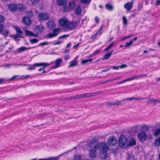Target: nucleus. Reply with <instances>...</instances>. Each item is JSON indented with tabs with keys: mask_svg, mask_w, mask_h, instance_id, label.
Listing matches in <instances>:
<instances>
[{
	"mask_svg": "<svg viewBox=\"0 0 160 160\" xmlns=\"http://www.w3.org/2000/svg\"><path fill=\"white\" fill-rule=\"evenodd\" d=\"M89 145L91 148L97 149L101 153L106 152L108 148V147L106 143L101 142L98 143L96 141L94 140L90 141Z\"/></svg>",
	"mask_w": 160,
	"mask_h": 160,
	"instance_id": "1",
	"label": "nucleus"
},
{
	"mask_svg": "<svg viewBox=\"0 0 160 160\" xmlns=\"http://www.w3.org/2000/svg\"><path fill=\"white\" fill-rule=\"evenodd\" d=\"M127 141V139L125 136L123 135H121L119 138L118 142L119 147L121 148H124Z\"/></svg>",
	"mask_w": 160,
	"mask_h": 160,
	"instance_id": "2",
	"label": "nucleus"
},
{
	"mask_svg": "<svg viewBox=\"0 0 160 160\" xmlns=\"http://www.w3.org/2000/svg\"><path fill=\"white\" fill-rule=\"evenodd\" d=\"M80 23V20L78 19V20L75 22V23L71 22L68 21L66 27L67 29L69 30H72L77 27L78 25Z\"/></svg>",
	"mask_w": 160,
	"mask_h": 160,
	"instance_id": "3",
	"label": "nucleus"
},
{
	"mask_svg": "<svg viewBox=\"0 0 160 160\" xmlns=\"http://www.w3.org/2000/svg\"><path fill=\"white\" fill-rule=\"evenodd\" d=\"M117 142V139L116 138L113 136L110 137L108 140V145L114 146L115 145Z\"/></svg>",
	"mask_w": 160,
	"mask_h": 160,
	"instance_id": "4",
	"label": "nucleus"
},
{
	"mask_svg": "<svg viewBox=\"0 0 160 160\" xmlns=\"http://www.w3.org/2000/svg\"><path fill=\"white\" fill-rule=\"evenodd\" d=\"M52 64V63L51 62L48 64L46 62H40L38 63H34L33 64L34 66H43V67L42 68H40L38 69L39 71H41L42 70H44V69L47 66H48Z\"/></svg>",
	"mask_w": 160,
	"mask_h": 160,
	"instance_id": "5",
	"label": "nucleus"
},
{
	"mask_svg": "<svg viewBox=\"0 0 160 160\" xmlns=\"http://www.w3.org/2000/svg\"><path fill=\"white\" fill-rule=\"evenodd\" d=\"M34 31L35 34H37V37L38 34H41L44 31V27L42 25L36 26L34 28Z\"/></svg>",
	"mask_w": 160,
	"mask_h": 160,
	"instance_id": "6",
	"label": "nucleus"
},
{
	"mask_svg": "<svg viewBox=\"0 0 160 160\" xmlns=\"http://www.w3.org/2000/svg\"><path fill=\"white\" fill-rule=\"evenodd\" d=\"M38 17L40 20L47 21L49 18V15L48 13H40L38 14Z\"/></svg>",
	"mask_w": 160,
	"mask_h": 160,
	"instance_id": "7",
	"label": "nucleus"
},
{
	"mask_svg": "<svg viewBox=\"0 0 160 160\" xmlns=\"http://www.w3.org/2000/svg\"><path fill=\"white\" fill-rule=\"evenodd\" d=\"M138 137L140 141H144L147 138V136L145 132H141L138 134Z\"/></svg>",
	"mask_w": 160,
	"mask_h": 160,
	"instance_id": "8",
	"label": "nucleus"
},
{
	"mask_svg": "<svg viewBox=\"0 0 160 160\" xmlns=\"http://www.w3.org/2000/svg\"><path fill=\"white\" fill-rule=\"evenodd\" d=\"M8 8L9 10L11 12H14L17 11L18 7L17 5L15 4H8Z\"/></svg>",
	"mask_w": 160,
	"mask_h": 160,
	"instance_id": "9",
	"label": "nucleus"
},
{
	"mask_svg": "<svg viewBox=\"0 0 160 160\" xmlns=\"http://www.w3.org/2000/svg\"><path fill=\"white\" fill-rule=\"evenodd\" d=\"M58 5L59 6H64L65 10H66L67 6L66 5L67 3L66 0H58L57 2Z\"/></svg>",
	"mask_w": 160,
	"mask_h": 160,
	"instance_id": "10",
	"label": "nucleus"
},
{
	"mask_svg": "<svg viewBox=\"0 0 160 160\" xmlns=\"http://www.w3.org/2000/svg\"><path fill=\"white\" fill-rule=\"evenodd\" d=\"M22 22L23 23L27 25H30L32 23V22L30 18L26 17L23 18Z\"/></svg>",
	"mask_w": 160,
	"mask_h": 160,
	"instance_id": "11",
	"label": "nucleus"
},
{
	"mask_svg": "<svg viewBox=\"0 0 160 160\" xmlns=\"http://www.w3.org/2000/svg\"><path fill=\"white\" fill-rule=\"evenodd\" d=\"M91 149L89 150V155L92 158H95L96 157V149L94 148H91Z\"/></svg>",
	"mask_w": 160,
	"mask_h": 160,
	"instance_id": "12",
	"label": "nucleus"
},
{
	"mask_svg": "<svg viewBox=\"0 0 160 160\" xmlns=\"http://www.w3.org/2000/svg\"><path fill=\"white\" fill-rule=\"evenodd\" d=\"M100 91H98L96 92H95L93 93H83V94L84 95V98H88L91 97L93 95L95 96L97 94H99L100 93Z\"/></svg>",
	"mask_w": 160,
	"mask_h": 160,
	"instance_id": "13",
	"label": "nucleus"
},
{
	"mask_svg": "<svg viewBox=\"0 0 160 160\" xmlns=\"http://www.w3.org/2000/svg\"><path fill=\"white\" fill-rule=\"evenodd\" d=\"M68 21L65 18H62L59 21V24L62 26L66 27Z\"/></svg>",
	"mask_w": 160,
	"mask_h": 160,
	"instance_id": "14",
	"label": "nucleus"
},
{
	"mask_svg": "<svg viewBox=\"0 0 160 160\" xmlns=\"http://www.w3.org/2000/svg\"><path fill=\"white\" fill-rule=\"evenodd\" d=\"M132 2H128L125 3L124 5V8L128 11H129L132 8Z\"/></svg>",
	"mask_w": 160,
	"mask_h": 160,
	"instance_id": "15",
	"label": "nucleus"
},
{
	"mask_svg": "<svg viewBox=\"0 0 160 160\" xmlns=\"http://www.w3.org/2000/svg\"><path fill=\"white\" fill-rule=\"evenodd\" d=\"M159 102H160V99L159 100L155 99H150L147 102V103L149 104H155Z\"/></svg>",
	"mask_w": 160,
	"mask_h": 160,
	"instance_id": "16",
	"label": "nucleus"
},
{
	"mask_svg": "<svg viewBox=\"0 0 160 160\" xmlns=\"http://www.w3.org/2000/svg\"><path fill=\"white\" fill-rule=\"evenodd\" d=\"M4 25L2 26V28H0V33L4 36H7L9 33V31L8 30H5L3 31Z\"/></svg>",
	"mask_w": 160,
	"mask_h": 160,
	"instance_id": "17",
	"label": "nucleus"
},
{
	"mask_svg": "<svg viewBox=\"0 0 160 160\" xmlns=\"http://www.w3.org/2000/svg\"><path fill=\"white\" fill-rule=\"evenodd\" d=\"M62 59L61 58H58L55 61V65L53 66V68H56L60 66V65L62 62Z\"/></svg>",
	"mask_w": 160,
	"mask_h": 160,
	"instance_id": "18",
	"label": "nucleus"
},
{
	"mask_svg": "<svg viewBox=\"0 0 160 160\" xmlns=\"http://www.w3.org/2000/svg\"><path fill=\"white\" fill-rule=\"evenodd\" d=\"M31 48H26L23 46L18 48L17 49V51L18 53H20L26 50L30 49Z\"/></svg>",
	"mask_w": 160,
	"mask_h": 160,
	"instance_id": "19",
	"label": "nucleus"
},
{
	"mask_svg": "<svg viewBox=\"0 0 160 160\" xmlns=\"http://www.w3.org/2000/svg\"><path fill=\"white\" fill-rule=\"evenodd\" d=\"M25 32L26 35L37 37V34H35V33H33V32L32 31L28 30H25Z\"/></svg>",
	"mask_w": 160,
	"mask_h": 160,
	"instance_id": "20",
	"label": "nucleus"
},
{
	"mask_svg": "<svg viewBox=\"0 0 160 160\" xmlns=\"http://www.w3.org/2000/svg\"><path fill=\"white\" fill-rule=\"evenodd\" d=\"M78 63V61L76 59H74L73 61L70 62V65L68 68H70L76 66Z\"/></svg>",
	"mask_w": 160,
	"mask_h": 160,
	"instance_id": "21",
	"label": "nucleus"
},
{
	"mask_svg": "<svg viewBox=\"0 0 160 160\" xmlns=\"http://www.w3.org/2000/svg\"><path fill=\"white\" fill-rule=\"evenodd\" d=\"M136 144L135 139L134 138H130L129 142V146H132L136 145Z\"/></svg>",
	"mask_w": 160,
	"mask_h": 160,
	"instance_id": "22",
	"label": "nucleus"
},
{
	"mask_svg": "<svg viewBox=\"0 0 160 160\" xmlns=\"http://www.w3.org/2000/svg\"><path fill=\"white\" fill-rule=\"evenodd\" d=\"M82 12L81 7L78 6L76 8L75 11V13L77 15H80Z\"/></svg>",
	"mask_w": 160,
	"mask_h": 160,
	"instance_id": "23",
	"label": "nucleus"
},
{
	"mask_svg": "<svg viewBox=\"0 0 160 160\" xmlns=\"http://www.w3.org/2000/svg\"><path fill=\"white\" fill-rule=\"evenodd\" d=\"M154 145L156 147H158L160 145V136L155 140L154 142Z\"/></svg>",
	"mask_w": 160,
	"mask_h": 160,
	"instance_id": "24",
	"label": "nucleus"
},
{
	"mask_svg": "<svg viewBox=\"0 0 160 160\" xmlns=\"http://www.w3.org/2000/svg\"><path fill=\"white\" fill-rule=\"evenodd\" d=\"M153 133L155 136H157L160 134V128H158L156 129L153 131Z\"/></svg>",
	"mask_w": 160,
	"mask_h": 160,
	"instance_id": "25",
	"label": "nucleus"
},
{
	"mask_svg": "<svg viewBox=\"0 0 160 160\" xmlns=\"http://www.w3.org/2000/svg\"><path fill=\"white\" fill-rule=\"evenodd\" d=\"M14 28L16 31L17 33L22 35L23 34V32L18 26H15L14 27Z\"/></svg>",
	"mask_w": 160,
	"mask_h": 160,
	"instance_id": "26",
	"label": "nucleus"
},
{
	"mask_svg": "<svg viewBox=\"0 0 160 160\" xmlns=\"http://www.w3.org/2000/svg\"><path fill=\"white\" fill-rule=\"evenodd\" d=\"M47 25L49 28H51L54 27L55 24L54 22L50 21L47 23Z\"/></svg>",
	"mask_w": 160,
	"mask_h": 160,
	"instance_id": "27",
	"label": "nucleus"
},
{
	"mask_svg": "<svg viewBox=\"0 0 160 160\" xmlns=\"http://www.w3.org/2000/svg\"><path fill=\"white\" fill-rule=\"evenodd\" d=\"M27 13L26 17L29 18H32L33 16V12L31 11H28L27 12Z\"/></svg>",
	"mask_w": 160,
	"mask_h": 160,
	"instance_id": "28",
	"label": "nucleus"
},
{
	"mask_svg": "<svg viewBox=\"0 0 160 160\" xmlns=\"http://www.w3.org/2000/svg\"><path fill=\"white\" fill-rule=\"evenodd\" d=\"M5 20V18L4 16L2 15H0V28H2V26L3 25L1 24V23L3 22Z\"/></svg>",
	"mask_w": 160,
	"mask_h": 160,
	"instance_id": "29",
	"label": "nucleus"
},
{
	"mask_svg": "<svg viewBox=\"0 0 160 160\" xmlns=\"http://www.w3.org/2000/svg\"><path fill=\"white\" fill-rule=\"evenodd\" d=\"M111 56V53H107L102 58V60H106L109 58Z\"/></svg>",
	"mask_w": 160,
	"mask_h": 160,
	"instance_id": "30",
	"label": "nucleus"
},
{
	"mask_svg": "<svg viewBox=\"0 0 160 160\" xmlns=\"http://www.w3.org/2000/svg\"><path fill=\"white\" fill-rule=\"evenodd\" d=\"M116 102H108L107 104L108 105H119L121 104L120 103V102L118 101H116Z\"/></svg>",
	"mask_w": 160,
	"mask_h": 160,
	"instance_id": "31",
	"label": "nucleus"
},
{
	"mask_svg": "<svg viewBox=\"0 0 160 160\" xmlns=\"http://www.w3.org/2000/svg\"><path fill=\"white\" fill-rule=\"evenodd\" d=\"M75 3L73 1H72L69 3V7L71 9L73 8L75 6Z\"/></svg>",
	"mask_w": 160,
	"mask_h": 160,
	"instance_id": "32",
	"label": "nucleus"
},
{
	"mask_svg": "<svg viewBox=\"0 0 160 160\" xmlns=\"http://www.w3.org/2000/svg\"><path fill=\"white\" fill-rule=\"evenodd\" d=\"M105 7L107 9L109 10H112L113 9L112 6L110 4H107L105 5Z\"/></svg>",
	"mask_w": 160,
	"mask_h": 160,
	"instance_id": "33",
	"label": "nucleus"
},
{
	"mask_svg": "<svg viewBox=\"0 0 160 160\" xmlns=\"http://www.w3.org/2000/svg\"><path fill=\"white\" fill-rule=\"evenodd\" d=\"M92 61V59H85L83 60H82V62L81 63L82 64H83L85 63H87L88 62H91Z\"/></svg>",
	"mask_w": 160,
	"mask_h": 160,
	"instance_id": "34",
	"label": "nucleus"
},
{
	"mask_svg": "<svg viewBox=\"0 0 160 160\" xmlns=\"http://www.w3.org/2000/svg\"><path fill=\"white\" fill-rule=\"evenodd\" d=\"M30 42L32 43H34L37 42L38 40L37 38H33L29 40Z\"/></svg>",
	"mask_w": 160,
	"mask_h": 160,
	"instance_id": "35",
	"label": "nucleus"
},
{
	"mask_svg": "<svg viewBox=\"0 0 160 160\" xmlns=\"http://www.w3.org/2000/svg\"><path fill=\"white\" fill-rule=\"evenodd\" d=\"M81 158L79 155H75L74 156L72 160H81Z\"/></svg>",
	"mask_w": 160,
	"mask_h": 160,
	"instance_id": "36",
	"label": "nucleus"
},
{
	"mask_svg": "<svg viewBox=\"0 0 160 160\" xmlns=\"http://www.w3.org/2000/svg\"><path fill=\"white\" fill-rule=\"evenodd\" d=\"M123 23L124 25H127V19L125 16H123Z\"/></svg>",
	"mask_w": 160,
	"mask_h": 160,
	"instance_id": "37",
	"label": "nucleus"
},
{
	"mask_svg": "<svg viewBox=\"0 0 160 160\" xmlns=\"http://www.w3.org/2000/svg\"><path fill=\"white\" fill-rule=\"evenodd\" d=\"M69 35L68 34H65L62 35V36H61L60 37H59L58 38V39H61L64 38H66L68 37L69 36Z\"/></svg>",
	"mask_w": 160,
	"mask_h": 160,
	"instance_id": "38",
	"label": "nucleus"
},
{
	"mask_svg": "<svg viewBox=\"0 0 160 160\" xmlns=\"http://www.w3.org/2000/svg\"><path fill=\"white\" fill-rule=\"evenodd\" d=\"M57 36V34L54 35L52 33H49L48 34L47 38H52Z\"/></svg>",
	"mask_w": 160,
	"mask_h": 160,
	"instance_id": "39",
	"label": "nucleus"
},
{
	"mask_svg": "<svg viewBox=\"0 0 160 160\" xmlns=\"http://www.w3.org/2000/svg\"><path fill=\"white\" fill-rule=\"evenodd\" d=\"M59 30V29H56L54 30L53 31V34L54 35H56L57 34V36L58 34V31Z\"/></svg>",
	"mask_w": 160,
	"mask_h": 160,
	"instance_id": "40",
	"label": "nucleus"
},
{
	"mask_svg": "<svg viewBox=\"0 0 160 160\" xmlns=\"http://www.w3.org/2000/svg\"><path fill=\"white\" fill-rule=\"evenodd\" d=\"M91 0H81V2L84 4L89 3Z\"/></svg>",
	"mask_w": 160,
	"mask_h": 160,
	"instance_id": "41",
	"label": "nucleus"
},
{
	"mask_svg": "<svg viewBox=\"0 0 160 160\" xmlns=\"http://www.w3.org/2000/svg\"><path fill=\"white\" fill-rule=\"evenodd\" d=\"M132 40H130L129 42H126V45L125 46V47H128L129 45L132 44Z\"/></svg>",
	"mask_w": 160,
	"mask_h": 160,
	"instance_id": "42",
	"label": "nucleus"
},
{
	"mask_svg": "<svg viewBox=\"0 0 160 160\" xmlns=\"http://www.w3.org/2000/svg\"><path fill=\"white\" fill-rule=\"evenodd\" d=\"M19 77V76L16 75V76H14L13 77H12L11 78L9 79V81H13L15 79L18 77Z\"/></svg>",
	"mask_w": 160,
	"mask_h": 160,
	"instance_id": "43",
	"label": "nucleus"
},
{
	"mask_svg": "<svg viewBox=\"0 0 160 160\" xmlns=\"http://www.w3.org/2000/svg\"><path fill=\"white\" fill-rule=\"evenodd\" d=\"M142 128L145 130H148L149 128V127L147 125H144L142 127Z\"/></svg>",
	"mask_w": 160,
	"mask_h": 160,
	"instance_id": "44",
	"label": "nucleus"
},
{
	"mask_svg": "<svg viewBox=\"0 0 160 160\" xmlns=\"http://www.w3.org/2000/svg\"><path fill=\"white\" fill-rule=\"evenodd\" d=\"M126 82H127V79H126L122 81L118 82H117V84H122V83H123Z\"/></svg>",
	"mask_w": 160,
	"mask_h": 160,
	"instance_id": "45",
	"label": "nucleus"
},
{
	"mask_svg": "<svg viewBox=\"0 0 160 160\" xmlns=\"http://www.w3.org/2000/svg\"><path fill=\"white\" fill-rule=\"evenodd\" d=\"M98 35V33H95L93 35L90 37V38L91 39H93L95 38Z\"/></svg>",
	"mask_w": 160,
	"mask_h": 160,
	"instance_id": "46",
	"label": "nucleus"
},
{
	"mask_svg": "<svg viewBox=\"0 0 160 160\" xmlns=\"http://www.w3.org/2000/svg\"><path fill=\"white\" fill-rule=\"evenodd\" d=\"M135 79V77H134V76H133V77H131V78H128L127 79V82H128V81H129L132 80H134Z\"/></svg>",
	"mask_w": 160,
	"mask_h": 160,
	"instance_id": "47",
	"label": "nucleus"
},
{
	"mask_svg": "<svg viewBox=\"0 0 160 160\" xmlns=\"http://www.w3.org/2000/svg\"><path fill=\"white\" fill-rule=\"evenodd\" d=\"M127 67V65L125 64H122V65L119 66V68H125Z\"/></svg>",
	"mask_w": 160,
	"mask_h": 160,
	"instance_id": "48",
	"label": "nucleus"
},
{
	"mask_svg": "<svg viewBox=\"0 0 160 160\" xmlns=\"http://www.w3.org/2000/svg\"><path fill=\"white\" fill-rule=\"evenodd\" d=\"M19 5L20 6V7H18L19 9L21 10H22L23 9V6H22V5L18 4V6Z\"/></svg>",
	"mask_w": 160,
	"mask_h": 160,
	"instance_id": "49",
	"label": "nucleus"
},
{
	"mask_svg": "<svg viewBox=\"0 0 160 160\" xmlns=\"http://www.w3.org/2000/svg\"><path fill=\"white\" fill-rule=\"evenodd\" d=\"M133 100L132 97L131 98H127L123 99L122 100Z\"/></svg>",
	"mask_w": 160,
	"mask_h": 160,
	"instance_id": "50",
	"label": "nucleus"
},
{
	"mask_svg": "<svg viewBox=\"0 0 160 160\" xmlns=\"http://www.w3.org/2000/svg\"><path fill=\"white\" fill-rule=\"evenodd\" d=\"M35 66H34V65H33V67H30L28 68V70H34L35 69Z\"/></svg>",
	"mask_w": 160,
	"mask_h": 160,
	"instance_id": "51",
	"label": "nucleus"
},
{
	"mask_svg": "<svg viewBox=\"0 0 160 160\" xmlns=\"http://www.w3.org/2000/svg\"><path fill=\"white\" fill-rule=\"evenodd\" d=\"M76 95V99H82L81 94L80 95Z\"/></svg>",
	"mask_w": 160,
	"mask_h": 160,
	"instance_id": "52",
	"label": "nucleus"
},
{
	"mask_svg": "<svg viewBox=\"0 0 160 160\" xmlns=\"http://www.w3.org/2000/svg\"><path fill=\"white\" fill-rule=\"evenodd\" d=\"M31 1L32 3H34L35 4L37 3L38 2V0H31Z\"/></svg>",
	"mask_w": 160,
	"mask_h": 160,
	"instance_id": "53",
	"label": "nucleus"
},
{
	"mask_svg": "<svg viewBox=\"0 0 160 160\" xmlns=\"http://www.w3.org/2000/svg\"><path fill=\"white\" fill-rule=\"evenodd\" d=\"M114 80H115V78H112V79H110L108 80H107V81H106L105 82H101V83H104V82H108V81H110V82H112L113 81H114Z\"/></svg>",
	"mask_w": 160,
	"mask_h": 160,
	"instance_id": "54",
	"label": "nucleus"
},
{
	"mask_svg": "<svg viewBox=\"0 0 160 160\" xmlns=\"http://www.w3.org/2000/svg\"><path fill=\"white\" fill-rule=\"evenodd\" d=\"M61 41H59L56 43H53V45H58V44L59 45V44H61Z\"/></svg>",
	"mask_w": 160,
	"mask_h": 160,
	"instance_id": "55",
	"label": "nucleus"
},
{
	"mask_svg": "<svg viewBox=\"0 0 160 160\" xmlns=\"http://www.w3.org/2000/svg\"><path fill=\"white\" fill-rule=\"evenodd\" d=\"M49 158H50L51 160H58V158L57 157Z\"/></svg>",
	"mask_w": 160,
	"mask_h": 160,
	"instance_id": "56",
	"label": "nucleus"
},
{
	"mask_svg": "<svg viewBox=\"0 0 160 160\" xmlns=\"http://www.w3.org/2000/svg\"><path fill=\"white\" fill-rule=\"evenodd\" d=\"M110 70V68H107L106 69H105L102 70V72H107V71H109Z\"/></svg>",
	"mask_w": 160,
	"mask_h": 160,
	"instance_id": "57",
	"label": "nucleus"
},
{
	"mask_svg": "<svg viewBox=\"0 0 160 160\" xmlns=\"http://www.w3.org/2000/svg\"><path fill=\"white\" fill-rule=\"evenodd\" d=\"M95 22L97 23H98L99 22V19L97 17H95Z\"/></svg>",
	"mask_w": 160,
	"mask_h": 160,
	"instance_id": "58",
	"label": "nucleus"
},
{
	"mask_svg": "<svg viewBox=\"0 0 160 160\" xmlns=\"http://www.w3.org/2000/svg\"><path fill=\"white\" fill-rule=\"evenodd\" d=\"M119 68V66H114L112 68V69H115V70H118Z\"/></svg>",
	"mask_w": 160,
	"mask_h": 160,
	"instance_id": "59",
	"label": "nucleus"
},
{
	"mask_svg": "<svg viewBox=\"0 0 160 160\" xmlns=\"http://www.w3.org/2000/svg\"><path fill=\"white\" fill-rule=\"evenodd\" d=\"M11 37L14 40H16L17 38L15 35H12Z\"/></svg>",
	"mask_w": 160,
	"mask_h": 160,
	"instance_id": "60",
	"label": "nucleus"
},
{
	"mask_svg": "<svg viewBox=\"0 0 160 160\" xmlns=\"http://www.w3.org/2000/svg\"><path fill=\"white\" fill-rule=\"evenodd\" d=\"M112 48L109 45L108 47H107L105 49V51H108L109 49H110Z\"/></svg>",
	"mask_w": 160,
	"mask_h": 160,
	"instance_id": "61",
	"label": "nucleus"
},
{
	"mask_svg": "<svg viewBox=\"0 0 160 160\" xmlns=\"http://www.w3.org/2000/svg\"><path fill=\"white\" fill-rule=\"evenodd\" d=\"M15 35L16 36V37H17V38L20 37H21V35H22L21 34H19L18 33H16Z\"/></svg>",
	"mask_w": 160,
	"mask_h": 160,
	"instance_id": "62",
	"label": "nucleus"
},
{
	"mask_svg": "<svg viewBox=\"0 0 160 160\" xmlns=\"http://www.w3.org/2000/svg\"><path fill=\"white\" fill-rule=\"evenodd\" d=\"M115 80L120 79L121 78V77L119 76L114 78Z\"/></svg>",
	"mask_w": 160,
	"mask_h": 160,
	"instance_id": "63",
	"label": "nucleus"
},
{
	"mask_svg": "<svg viewBox=\"0 0 160 160\" xmlns=\"http://www.w3.org/2000/svg\"><path fill=\"white\" fill-rule=\"evenodd\" d=\"M160 5V0H157L156 3V5L158 6Z\"/></svg>",
	"mask_w": 160,
	"mask_h": 160,
	"instance_id": "64",
	"label": "nucleus"
}]
</instances>
